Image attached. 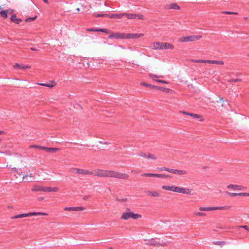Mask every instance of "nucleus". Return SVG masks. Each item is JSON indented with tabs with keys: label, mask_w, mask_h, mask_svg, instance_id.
I'll use <instances>...</instances> for the list:
<instances>
[{
	"label": "nucleus",
	"mask_w": 249,
	"mask_h": 249,
	"mask_svg": "<svg viewBox=\"0 0 249 249\" xmlns=\"http://www.w3.org/2000/svg\"><path fill=\"white\" fill-rule=\"evenodd\" d=\"M161 188L163 190H164L177 192V186L163 185L162 186Z\"/></svg>",
	"instance_id": "nucleus-16"
},
{
	"label": "nucleus",
	"mask_w": 249,
	"mask_h": 249,
	"mask_svg": "<svg viewBox=\"0 0 249 249\" xmlns=\"http://www.w3.org/2000/svg\"><path fill=\"white\" fill-rule=\"evenodd\" d=\"M153 89H157V90H162V91H165V92H167L169 90V89H166L163 87H159V86H155V87H153Z\"/></svg>",
	"instance_id": "nucleus-27"
},
{
	"label": "nucleus",
	"mask_w": 249,
	"mask_h": 249,
	"mask_svg": "<svg viewBox=\"0 0 249 249\" xmlns=\"http://www.w3.org/2000/svg\"><path fill=\"white\" fill-rule=\"evenodd\" d=\"M7 11L8 10H2L0 11V15L4 18H7Z\"/></svg>",
	"instance_id": "nucleus-31"
},
{
	"label": "nucleus",
	"mask_w": 249,
	"mask_h": 249,
	"mask_svg": "<svg viewBox=\"0 0 249 249\" xmlns=\"http://www.w3.org/2000/svg\"><path fill=\"white\" fill-rule=\"evenodd\" d=\"M108 14H95L94 16L96 17H107Z\"/></svg>",
	"instance_id": "nucleus-43"
},
{
	"label": "nucleus",
	"mask_w": 249,
	"mask_h": 249,
	"mask_svg": "<svg viewBox=\"0 0 249 249\" xmlns=\"http://www.w3.org/2000/svg\"><path fill=\"white\" fill-rule=\"evenodd\" d=\"M144 36L143 34H130L128 33L126 34L125 38L126 39H130V38H138L141 37H142Z\"/></svg>",
	"instance_id": "nucleus-14"
},
{
	"label": "nucleus",
	"mask_w": 249,
	"mask_h": 249,
	"mask_svg": "<svg viewBox=\"0 0 249 249\" xmlns=\"http://www.w3.org/2000/svg\"><path fill=\"white\" fill-rule=\"evenodd\" d=\"M187 172L186 170H181L178 169H174L173 173L174 174L178 175H185L187 174Z\"/></svg>",
	"instance_id": "nucleus-22"
},
{
	"label": "nucleus",
	"mask_w": 249,
	"mask_h": 249,
	"mask_svg": "<svg viewBox=\"0 0 249 249\" xmlns=\"http://www.w3.org/2000/svg\"><path fill=\"white\" fill-rule=\"evenodd\" d=\"M146 194L148 196H150L153 197H159L160 196V194L157 191H147L146 192Z\"/></svg>",
	"instance_id": "nucleus-20"
},
{
	"label": "nucleus",
	"mask_w": 249,
	"mask_h": 249,
	"mask_svg": "<svg viewBox=\"0 0 249 249\" xmlns=\"http://www.w3.org/2000/svg\"><path fill=\"white\" fill-rule=\"evenodd\" d=\"M1 141V139L0 138V142Z\"/></svg>",
	"instance_id": "nucleus-63"
},
{
	"label": "nucleus",
	"mask_w": 249,
	"mask_h": 249,
	"mask_svg": "<svg viewBox=\"0 0 249 249\" xmlns=\"http://www.w3.org/2000/svg\"><path fill=\"white\" fill-rule=\"evenodd\" d=\"M165 8L166 9H175V10H179L180 7L176 3H171L169 5H166L165 6Z\"/></svg>",
	"instance_id": "nucleus-17"
},
{
	"label": "nucleus",
	"mask_w": 249,
	"mask_h": 249,
	"mask_svg": "<svg viewBox=\"0 0 249 249\" xmlns=\"http://www.w3.org/2000/svg\"><path fill=\"white\" fill-rule=\"evenodd\" d=\"M192 61L197 63H209L212 64L223 65L224 64L223 61L220 60H211L203 59H193Z\"/></svg>",
	"instance_id": "nucleus-7"
},
{
	"label": "nucleus",
	"mask_w": 249,
	"mask_h": 249,
	"mask_svg": "<svg viewBox=\"0 0 249 249\" xmlns=\"http://www.w3.org/2000/svg\"><path fill=\"white\" fill-rule=\"evenodd\" d=\"M31 50L32 51H38V49H36L35 48H31Z\"/></svg>",
	"instance_id": "nucleus-54"
},
{
	"label": "nucleus",
	"mask_w": 249,
	"mask_h": 249,
	"mask_svg": "<svg viewBox=\"0 0 249 249\" xmlns=\"http://www.w3.org/2000/svg\"><path fill=\"white\" fill-rule=\"evenodd\" d=\"M93 175V172L86 170L79 169V174Z\"/></svg>",
	"instance_id": "nucleus-25"
},
{
	"label": "nucleus",
	"mask_w": 249,
	"mask_h": 249,
	"mask_svg": "<svg viewBox=\"0 0 249 249\" xmlns=\"http://www.w3.org/2000/svg\"><path fill=\"white\" fill-rule=\"evenodd\" d=\"M241 228H244V229L247 230V231H249V228L247 226H242L240 227Z\"/></svg>",
	"instance_id": "nucleus-51"
},
{
	"label": "nucleus",
	"mask_w": 249,
	"mask_h": 249,
	"mask_svg": "<svg viewBox=\"0 0 249 249\" xmlns=\"http://www.w3.org/2000/svg\"><path fill=\"white\" fill-rule=\"evenodd\" d=\"M142 85L146 87H148V88H152L153 89V87H155V86L154 85H150V84H147L146 83H142Z\"/></svg>",
	"instance_id": "nucleus-40"
},
{
	"label": "nucleus",
	"mask_w": 249,
	"mask_h": 249,
	"mask_svg": "<svg viewBox=\"0 0 249 249\" xmlns=\"http://www.w3.org/2000/svg\"><path fill=\"white\" fill-rule=\"evenodd\" d=\"M222 106H225V105L223 103L222 105Z\"/></svg>",
	"instance_id": "nucleus-61"
},
{
	"label": "nucleus",
	"mask_w": 249,
	"mask_h": 249,
	"mask_svg": "<svg viewBox=\"0 0 249 249\" xmlns=\"http://www.w3.org/2000/svg\"><path fill=\"white\" fill-rule=\"evenodd\" d=\"M201 38L202 36H201L193 35L182 37L180 39V40L182 42L194 41L199 40Z\"/></svg>",
	"instance_id": "nucleus-8"
},
{
	"label": "nucleus",
	"mask_w": 249,
	"mask_h": 249,
	"mask_svg": "<svg viewBox=\"0 0 249 249\" xmlns=\"http://www.w3.org/2000/svg\"><path fill=\"white\" fill-rule=\"evenodd\" d=\"M142 176V177H157V174L152 173H144Z\"/></svg>",
	"instance_id": "nucleus-32"
},
{
	"label": "nucleus",
	"mask_w": 249,
	"mask_h": 249,
	"mask_svg": "<svg viewBox=\"0 0 249 249\" xmlns=\"http://www.w3.org/2000/svg\"><path fill=\"white\" fill-rule=\"evenodd\" d=\"M46 85L47 87L49 88H53L56 85V83L54 81H52L49 83H46Z\"/></svg>",
	"instance_id": "nucleus-34"
},
{
	"label": "nucleus",
	"mask_w": 249,
	"mask_h": 249,
	"mask_svg": "<svg viewBox=\"0 0 249 249\" xmlns=\"http://www.w3.org/2000/svg\"><path fill=\"white\" fill-rule=\"evenodd\" d=\"M161 50H164V49H172L174 48V46L172 44H170L168 43H161Z\"/></svg>",
	"instance_id": "nucleus-19"
},
{
	"label": "nucleus",
	"mask_w": 249,
	"mask_h": 249,
	"mask_svg": "<svg viewBox=\"0 0 249 249\" xmlns=\"http://www.w3.org/2000/svg\"><path fill=\"white\" fill-rule=\"evenodd\" d=\"M149 77H150L153 80L155 81L156 82L160 83H163V84H168V82L164 80H157L155 79V78H163V76L162 75H155L153 74H149Z\"/></svg>",
	"instance_id": "nucleus-12"
},
{
	"label": "nucleus",
	"mask_w": 249,
	"mask_h": 249,
	"mask_svg": "<svg viewBox=\"0 0 249 249\" xmlns=\"http://www.w3.org/2000/svg\"><path fill=\"white\" fill-rule=\"evenodd\" d=\"M224 102L227 103L228 104V105H229V103H228V100H225V101H224Z\"/></svg>",
	"instance_id": "nucleus-59"
},
{
	"label": "nucleus",
	"mask_w": 249,
	"mask_h": 249,
	"mask_svg": "<svg viewBox=\"0 0 249 249\" xmlns=\"http://www.w3.org/2000/svg\"><path fill=\"white\" fill-rule=\"evenodd\" d=\"M99 32H101L103 33H105L108 34L109 33V30L107 29H99Z\"/></svg>",
	"instance_id": "nucleus-41"
},
{
	"label": "nucleus",
	"mask_w": 249,
	"mask_h": 249,
	"mask_svg": "<svg viewBox=\"0 0 249 249\" xmlns=\"http://www.w3.org/2000/svg\"><path fill=\"white\" fill-rule=\"evenodd\" d=\"M242 81L241 79L239 78H236V79H230L228 80V82L231 83V82H240Z\"/></svg>",
	"instance_id": "nucleus-35"
},
{
	"label": "nucleus",
	"mask_w": 249,
	"mask_h": 249,
	"mask_svg": "<svg viewBox=\"0 0 249 249\" xmlns=\"http://www.w3.org/2000/svg\"><path fill=\"white\" fill-rule=\"evenodd\" d=\"M125 33H115L111 34L109 36V38H116V39H125Z\"/></svg>",
	"instance_id": "nucleus-11"
},
{
	"label": "nucleus",
	"mask_w": 249,
	"mask_h": 249,
	"mask_svg": "<svg viewBox=\"0 0 249 249\" xmlns=\"http://www.w3.org/2000/svg\"><path fill=\"white\" fill-rule=\"evenodd\" d=\"M124 16V13L119 14H108L107 17L110 18H118L121 19Z\"/></svg>",
	"instance_id": "nucleus-15"
},
{
	"label": "nucleus",
	"mask_w": 249,
	"mask_h": 249,
	"mask_svg": "<svg viewBox=\"0 0 249 249\" xmlns=\"http://www.w3.org/2000/svg\"><path fill=\"white\" fill-rule=\"evenodd\" d=\"M28 178H30L31 179H33L34 178V177L32 176V174L31 173H30L28 175H25V176H23V180H24L25 181H27V182H31V181H32V179H28Z\"/></svg>",
	"instance_id": "nucleus-24"
},
{
	"label": "nucleus",
	"mask_w": 249,
	"mask_h": 249,
	"mask_svg": "<svg viewBox=\"0 0 249 249\" xmlns=\"http://www.w3.org/2000/svg\"><path fill=\"white\" fill-rule=\"evenodd\" d=\"M193 190L188 188H183L177 186V193L183 194L192 195Z\"/></svg>",
	"instance_id": "nucleus-10"
},
{
	"label": "nucleus",
	"mask_w": 249,
	"mask_h": 249,
	"mask_svg": "<svg viewBox=\"0 0 249 249\" xmlns=\"http://www.w3.org/2000/svg\"><path fill=\"white\" fill-rule=\"evenodd\" d=\"M213 244L216 245L223 246L227 244V243L225 241H215L213 242Z\"/></svg>",
	"instance_id": "nucleus-30"
},
{
	"label": "nucleus",
	"mask_w": 249,
	"mask_h": 249,
	"mask_svg": "<svg viewBox=\"0 0 249 249\" xmlns=\"http://www.w3.org/2000/svg\"><path fill=\"white\" fill-rule=\"evenodd\" d=\"M164 170L169 173H172V174L173 173V171H174L173 169H170V168L166 167L164 169Z\"/></svg>",
	"instance_id": "nucleus-44"
},
{
	"label": "nucleus",
	"mask_w": 249,
	"mask_h": 249,
	"mask_svg": "<svg viewBox=\"0 0 249 249\" xmlns=\"http://www.w3.org/2000/svg\"><path fill=\"white\" fill-rule=\"evenodd\" d=\"M248 56H249V54H248Z\"/></svg>",
	"instance_id": "nucleus-64"
},
{
	"label": "nucleus",
	"mask_w": 249,
	"mask_h": 249,
	"mask_svg": "<svg viewBox=\"0 0 249 249\" xmlns=\"http://www.w3.org/2000/svg\"><path fill=\"white\" fill-rule=\"evenodd\" d=\"M242 196H249V193H242Z\"/></svg>",
	"instance_id": "nucleus-50"
},
{
	"label": "nucleus",
	"mask_w": 249,
	"mask_h": 249,
	"mask_svg": "<svg viewBox=\"0 0 249 249\" xmlns=\"http://www.w3.org/2000/svg\"><path fill=\"white\" fill-rule=\"evenodd\" d=\"M147 158L151 159L152 160H156L157 159L156 156H155L154 155L152 154L151 153H148L147 156Z\"/></svg>",
	"instance_id": "nucleus-36"
},
{
	"label": "nucleus",
	"mask_w": 249,
	"mask_h": 249,
	"mask_svg": "<svg viewBox=\"0 0 249 249\" xmlns=\"http://www.w3.org/2000/svg\"><path fill=\"white\" fill-rule=\"evenodd\" d=\"M93 175L94 176L103 178H114L122 179H128L129 176L128 174L125 173H122L119 172L108 170H102L98 169L93 172Z\"/></svg>",
	"instance_id": "nucleus-1"
},
{
	"label": "nucleus",
	"mask_w": 249,
	"mask_h": 249,
	"mask_svg": "<svg viewBox=\"0 0 249 249\" xmlns=\"http://www.w3.org/2000/svg\"><path fill=\"white\" fill-rule=\"evenodd\" d=\"M11 20L12 21L15 23L19 24L21 21V19L17 18L15 15H13L11 17Z\"/></svg>",
	"instance_id": "nucleus-23"
},
{
	"label": "nucleus",
	"mask_w": 249,
	"mask_h": 249,
	"mask_svg": "<svg viewBox=\"0 0 249 249\" xmlns=\"http://www.w3.org/2000/svg\"><path fill=\"white\" fill-rule=\"evenodd\" d=\"M193 117L195 118H201L202 116L200 115L196 114H194V115Z\"/></svg>",
	"instance_id": "nucleus-48"
},
{
	"label": "nucleus",
	"mask_w": 249,
	"mask_h": 249,
	"mask_svg": "<svg viewBox=\"0 0 249 249\" xmlns=\"http://www.w3.org/2000/svg\"><path fill=\"white\" fill-rule=\"evenodd\" d=\"M43 1L45 2V3H48V0H43Z\"/></svg>",
	"instance_id": "nucleus-60"
},
{
	"label": "nucleus",
	"mask_w": 249,
	"mask_h": 249,
	"mask_svg": "<svg viewBox=\"0 0 249 249\" xmlns=\"http://www.w3.org/2000/svg\"><path fill=\"white\" fill-rule=\"evenodd\" d=\"M161 43L160 42H156L153 44L152 48L153 49H161Z\"/></svg>",
	"instance_id": "nucleus-26"
},
{
	"label": "nucleus",
	"mask_w": 249,
	"mask_h": 249,
	"mask_svg": "<svg viewBox=\"0 0 249 249\" xmlns=\"http://www.w3.org/2000/svg\"><path fill=\"white\" fill-rule=\"evenodd\" d=\"M88 32H99V29L96 28H89L87 30Z\"/></svg>",
	"instance_id": "nucleus-42"
},
{
	"label": "nucleus",
	"mask_w": 249,
	"mask_h": 249,
	"mask_svg": "<svg viewBox=\"0 0 249 249\" xmlns=\"http://www.w3.org/2000/svg\"><path fill=\"white\" fill-rule=\"evenodd\" d=\"M48 215V213L43 212H30L27 213H21L16 215L12 217L13 219H16L19 218H23L26 217L28 216H37V215H43V216H47Z\"/></svg>",
	"instance_id": "nucleus-6"
},
{
	"label": "nucleus",
	"mask_w": 249,
	"mask_h": 249,
	"mask_svg": "<svg viewBox=\"0 0 249 249\" xmlns=\"http://www.w3.org/2000/svg\"><path fill=\"white\" fill-rule=\"evenodd\" d=\"M64 210L65 211H78V207H65V208H64Z\"/></svg>",
	"instance_id": "nucleus-29"
},
{
	"label": "nucleus",
	"mask_w": 249,
	"mask_h": 249,
	"mask_svg": "<svg viewBox=\"0 0 249 249\" xmlns=\"http://www.w3.org/2000/svg\"><path fill=\"white\" fill-rule=\"evenodd\" d=\"M14 68L15 69L25 70V69H30V68H31V67L29 65L16 63L14 65Z\"/></svg>",
	"instance_id": "nucleus-18"
},
{
	"label": "nucleus",
	"mask_w": 249,
	"mask_h": 249,
	"mask_svg": "<svg viewBox=\"0 0 249 249\" xmlns=\"http://www.w3.org/2000/svg\"><path fill=\"white\" fill-rule=\"evenodd\" d=\"M38 84L41 85V86L47 87L46 83H39Z\"/></svg>",
	"instance_id": "nucleus-55"
},
{
	"label": "nucleus",
	"mask_w": 249,
	"mask_h": 249,
	"mask_svg": "<svg viewBox=\"0 0 249 249\" xmlns=\"http://www.w3.org/2000/svg\"><path fill=\"white\" fill-rule=\"evenodd\" d=\"M141 217L142 215L138 213H134L133 212L130 211V208H127L125 212L122 213L121 218L126 220L130 218L136 220Z\"/></svg>",
	"instance_id": "nucleus-3"
},
{
	"label": "nucleus",
	"mask_w": 249,
	"mask_h": 249,
	"mask_svg": "<svg viewBox=\"0 0 249 249\" xmlns=\"http://www.w3.org/2000/svg\"><path fill=\"white\" fill-rule=\"evenodd\" d=\"M28 179H31V178H28Z\"/></svg>",
	"instance_id": "nucleus-62"
},
{
	"label": "nucleus",
	"mask_w": 249,
	"mask_h": 249,
	"mask_svg": "<svg viewBox=\"0 0 249 249\" xmlns=\"http://www.w3.org/2000/svg\"><path fill=\"white\" fill-rule=\"evenodd\" d=\"M227 188L233 190H238V191H242L246 189V187H244L242 185H237L234 184H230L227 186Z\"/></svg>",
	"instance_id": "nucleus-13"
},
{
	"label": "nucleus",
	"mask_w": 249,
	"mask_h": 249,
	"mask_svg": "<svg viewBox=\"0 0 249 249\" xmlns=\"http://www.w3.org/2000/svg\"><path fill=\"white\" fill-rule=\"evenodd\" d=\"M29 147L31 148H37L39 149H43V150L44 148V146H40L39 145H30Z\"/></svg>",
	"instance_id": "nucleus-33"
},
{
	"label": "nucleus",
	"mask_w": 249,
	"mask_h": 249,
	"mask_svg": "<svg viewBox=\"0 0 249 249\" xmlns=\"http://www.w3.org/2000/svg\"><path fill=\"white\" fill-rule=\"evenodd\" d=\"M33 192H56L59 191V188L57 187H46L40 185H35L32 189Z\"/></svg>",
	"instance_id": "nucleus-4"
},
{
	"label": "nucleus",
	"mask_w": 249,
	"mask_h": 249,
	"mask_svg": "<svg viewBox=\"0 0 249 249\" xmlns=\"http://www.w3.org/2000/svg\"><path fill=\"white\" fill-rule=\"evenodd\" d=\"M85 209V208L83 207L79 206V211H83Z\"/></svg>",
	"instance_id": "nucleus-53"
},
{
	"label": "nucleus",
	"mask_w": 249,
	"mask_h": 249,
	"mask_svg": "<svg viewBox=\"0 0 249 249\" xmlns=\"http://www.w3.org/2000/svg\"><path fill=\"white\" fill-rule=\"evenodd\" d=\"M227 193L231 196L235 197L237 196H242V193H230L227 192Z\"/></svg>",
	"instance_id": "nucleus-28"
},
{
	"label": "nucleus",
	"mask_w": 249,
	"mask_h": 249,
	"mask_svg": "<svg viewBox=\"0 0 249 249\" xmlns=\"http://www.w3.org/2000/svg\"><path fill=\"white\" fill-rule=\"evenodd\" d=\"M166 167H161V168H157V170L158 171H165L164 170V168H165Z\"/></svg>",
	"instance_id": "nucleus-52"
},
{
	"label": "nucleus",
	"mask_w": 249,
	"mask_h": 249,
	"mask_svg": "<svg viewBox=\"0 0 249 249\" xmlns=\"http://www.w3.org/2000/svg\"><path fill=\"white\" fill-rule=\"evenodd\" d=\"M89 197V196H85L83 199L85 200H87Z\"/></svg>",
	"instance_id": "nucleus-56"
},
{
	"label": "nucleus",
	"mask_w": 249,
	"mask_h": 249,
	"mask_svg": "<svg viewBox=\"0 0 249 249\" xmlns=\"http://www.w3.org/2000/svg\"><path fill=\"white\" fill-rule=\"evenodd\" d=\"M168 177V176H166L163 174H157V177L158 178H166Z\"/></svg>",
	"instance_id": "nucleus-45"
},
{
	"label": "nucleus",
	"mask_w": 249,
	"mask_h": 249,
	"mask_svg": "<svg viewBox=\"0 0 249 249\" xmlns=\"http://www.w3.org/2000/svg\"><path fill=\"white\" fill-rule=\"evenodd\" d=\"M221 13L222 14H228V15H231V14L237 15L238 14V13H237V12H230V11H222V12H221Z\"/></svg>",
	"instance_id": "nucleus-37"
},
{
	"label": "nucleus",
	"mask_w": 249,
	"mask_h": 249,
	"mask_svg": "<svg viewBox=\"0 0 249 249\" xmlns=\"http://www.w3.org/2000/svg\"><path fill=\"white\" fill-rule=\"evenodd\" d=\"M146 241L145 245L147 246H153L154 247H158L160 246L165 247L167 246L168 243L165 242H160L158 238H152L149 240H145Z\"/></svg>",
	"instance_id": "nucleus-5"
},
{
	"label": "nucleus",
	"mask_w": 249,
	"mask_h": 249,
	"mask_svg": "<svg viewBox=\"0 0 249 249\" xmlns=\"http://www.w3.org/2000/svg\"><path fill=\"white\" fill-rule=\"evenodd\" d=\"M44 150L50 153H55L59 151L60 149L57 148H52V147H44Z\"/></svg>",
	"instance_id": "nucleus-21"
},
{
	"label": "nucleus",
	"mask_w": 249,
	"mask_h": 249,
	"mask_svg": "<svg viewBox=\"0 0 249 249\" xmlns=\"http://www.w3.org/2000/svg\"><path fill=\"white\" fill-rule=\"evenodd\" d=\"M36 16H35V17H33V18H27V19H26L25 21L26 22H32V21L35 20L36 19Z\"/></svg>",
	"instance_id": "nucleus-38"
},
{
	"label": "nucleus",
	"mask_w": 249,
	"mask_h": 249,
	"mask_svg": "<svg viewBox=\"0 0 249 249\" xmlns=\"http://www.w3.org/2000/svg\"><path fill=\"white\" fill-rule=\"evenodd\" d=\"M124 16H126L128 19H143L144 18L143 15L137 14H128L124 13Z\"/></svg>",
	"instance_id": "nucleus-9"
},
{
	"label": "nucleus",
	"mask_w": 249,
	"mask_h": 249,
	"mask_svg": "<svg viewBox=\"0 0 249 249\" xmlns=\"http://www.w3.org/2000/svg\"><path fill=\"white\" fill-rule=\"evenodd\" d=\"M231 208L230 206H217L213 207H200L199 210L201 212H195L193 213L194 216H205L206 213L203 212L211 211L214 210H229Z\"/></svg>",
	"instance_id": "nucleus-2"
},
{
	"label": "nucleus",
	"mask_w": 249,
	"mask_h": 249,
	"mask_svg": "<svg viewBox=\"0 0 249 249\" xmlns=\"http://www.w3.org/2000/svg\"><path fill=\"white\" fill-rule=\"evenodd\" d=\"M182 113L183 114H186V115L192 116V117H193V116L194 115V113H189V112H187L186 111H182Z\"/></svg>",
	"instance_id": "nucleus-46"
},
{
	"label": "nucleus",
	"mask_w": 249,
	"mask_h": 249,
	"mask_svg": "<svg viewBox=\"0 0 249 249\" xmlns=\"http://www.w3.org/2000/svg\"><path fill=\"white\" fill-rule=\"evenodd\" d=\"M71 172L77 174V173H78V169H77V168H75V169H71Z\"/></svg>",
	"instance_id": "nucleus-49"
},
{
	"label": "nucleus",
	"mask_w": 249,
	"mask_h": 249,
	"mask_svg": "<svg viewBox=\"0 0 249 249\" xmlns=\"http://www.w3.org/2000/svg\"><path fill=\"white\" fill-rule=\"evenodd\" d=\"M116 200L121 202H124L127 201V199L126 198H123V199H119L118 198H117Z\"/></svg>",
	"instance_id": "nucleus-47"
},
{
	"label": "nucleus",
	"mask_w": 249,
	"mask_h": 249,
	"mask_svg": "<svg viewBox=\"0 0 249 249\" xmlns=\"http://www.w3.org/2000/svg\"><path fill=\"white\" fill-rule=\"evenodd\" d=\"M138 155L139 156L142 157H143V158H147V156L146 154L145 153H144V152H140L138 154Z\"/></svg>",
	"instance_id": "nucleus-39"
},
{
	"label": "nucleus",
	"mask_w": 249,
	"mask_h": 249,
	"mask_svg": "<svg viewBox=\"0 0 249 249\" xmlns=\"http://www.w3.org/2000/svg\"><path fill=\"white\" fill-rule=\"evenodd\" d=\"M12 170L14 172H17V169L16 168H13Z\"/></svg>",
	"instance_id": "nucleus-58"
},
{
	"label": "nucleus",
	"mask_w": 249,
	"mask_h": 249,
	"mask_svg": "<svg viewBox=\"0 0 249 249\" xmlns=\"http://www.w3.org/2000/svg\"><path fill=\"white\" fill-rule=\"evenodd\" d=\"M4 131L0 130V135L4 134Z\"/></svg>",
	"instance_id": "nucleus-57"
}]
</instances>
